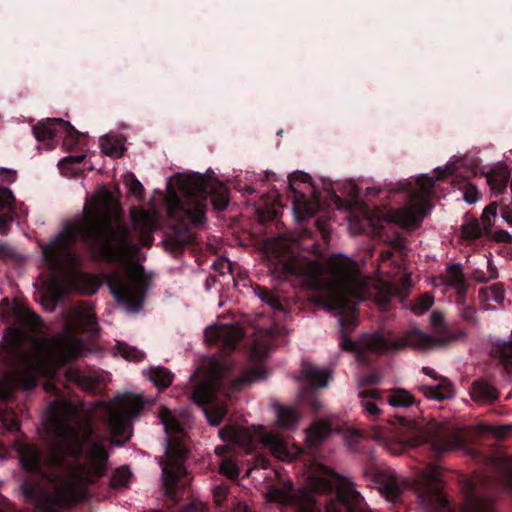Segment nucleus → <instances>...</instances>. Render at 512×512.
Instances as JSON below:
<instances>
[{
    "label": "nucleus",
    "instance_id": "17",
    "mask_svg": "<svg viewBox=\"0 0 512 512\" xmlns=\"http://www.w3.org/2000/svg\"><path fill=\"white\" fill-rule=\"evenodd\" d=\"M479 174L486 177L487 184L494 193L500 195L505 192L510 179L509 169L506 166L499 165L493 167L488 173H484L478 160L474 158L464 157L459 159L451 167H448L446 170H441L438 179H444L448 175L469 179Z\"/></svg>",
    "mask_w": 512,
    "mask_h": 512
},
{
    "label": "nucleus",
    "instance_id": "15",
    "mask_svg": "<svg viewBox=\"0 0 512 512\" xmlns=\"http://www.w3.org/2000/svg\"><path fill=\"white\" fill-rule=\"evenodd\" d=\"M442 485L441 469L437 465L430 464L414 473L411 487L423 512H453L441 493Z\"/></svg>",
    "mask_w": 512,
    "mask_h": 512
},
{
    "label": "nucleus",
    "instance_id": "3",
    "mask_svg": "<svg viewBox=\"0 0 512 512\" xmlns=\"http://www.w3.org/2000/svg\"><path fill=\"white\" fill-rule=\"evenodd\" d=\"M1 305L8 308L4 318L9 326L0 349V361L5 369L0 377V402L8 405L17 390H32L37 386L51 348L46 339L37 335L42 325L38 315L19 303L10 307L7 298L2 299Z\"/></svg>",
    "mask_w": 512,
    "mask_h": 512
},
{
    "label": "nucleus",
    "instance_id": "42",
    "mask_svg": "<svg viewBox=\"0 0 512 512\" xmlns=\"http://www.w3.org/2000/svg\"><path fill=\"white\" fill-rule=\"evenodd\" d=\"M258 297L275 310H283L280 299L269 289L265 287H257Z\"/></svg>",
    "mask_w": 512,
    "mask_h": 512
},
{
    "label": "nucleus",
    "instance_id": "50",
    "mask_svg": "<svg viewBox=\"0 0 512 512\" xmlns=\"http://www.w3.org/2000/svg\"><path fill=\"white\" fill-rule=\"evenodd\" d=\"M129 480V474L126 471L117 470L111 478V485L115 488L126 486Z\"/></svg>",
    "mask_w": 512,
    "mask_h": 512
},
{
    "label": "nucleus",
    "instance_id": "44",
    "mask_svg": "<svg viewBox=\"0 0 512 512\" xmlns=\"http://www.w3.org/2000/svg\"><path fill=\"white\" fill-rule=\"evenodd\" d=\"M258 221L261 224L274 221L277 218L278 212L274 205H266L265 207L258 206L256 208Z\"/></svg>",
    "mask_w": 512,
    "mask_h": 512
},
{
    "label": "nucleus",
    "instance_id": "29",
    "mask_svg": "<svg viewBox=\"0 0 512 512\" xmlns=\"http://www.w3.org/2000/svg\"><path fill=\"white\" fill-rule=\"evenodd\" d=\"M491 463L497 471L499 483L505 490H512V456L494 457Z\"/></svg>",
    "mask_w": 512,
    "mask_h": 512
},
{
    "label": "nucleus",
    "instance_id": "13",
    "mask_svg": "<svg viewBox=\"0 0 512 512\" xmlns=\"http://www.w3.org/2000/svg\"><path fill=\"white\" fill-rule=\"evenodd\" d=\"M354 322L356 321V305L364 300H373L382 311H388L395 297L407 298L411 287V278L406 276L401 286L384 282L377 278H363L354 260Z\"/></svg>",
    "mask_w": 512,
    "mask_h": 512
},
{
    "label": "nucleus",
    "instance_id": "16",
    "mask_svg": "<svg viewBox=\"0 0 512 512\" xmlns=\"http://www.w3.org/2000/svg\"><path fill=\"white\" fill-rule=\"evenodd\" d=\"M289 197L292 198L293 213L301 222L316 215L323 206L321 193L312 184L309 174L296 171L288 177Z\"/></svg>",
    "mask_w": 512,
    "mask_h": 512
},
{
    "label": "nucleus",
    "instance_id": "12",
    "mask_svg": "<svg viewBox=\"0 0 512 512\" xmlns=\"http://www.w3.org/2000/svg\"><path fill=\"white\" fill-rule=\"evenodd\" d=\"M149 285L150 278L139 263H133L123 271L113 272L108 279L115 300L133 312L142 308Z\"/></svg>",
    "mask_w": 512,
    "mask_h": 512
},
{
    "label": "nucleus",
    "instance_id": "1",
    "mask_svg": "<svg viewBox=\"0 0 512 512\" xmlns=\"http://www.w3.org/2000/svg\"><path fill=\"white\" fill-rule=\"evenodd\" d=\"M75 419L44 418L43 427L51 441L44 459L33 445L17 444L22 467L54 484L47 490L32 478L21 483L24 499L38 512H59L79 501L83 484L95 481L105 470V439L94 435L90 418Z\"/></svg>",
    "mask_w": 512,
    "mask_h": 512
},
{
    "label": "nucleus",
    "instance_id": "51",
    "mask_svg": "<svg viewBox=\"0 0 512 512\" xmlns=\"http://www.w3.org/2000/svg\"><path fill=\"white\" fill-rule=\"evenodd\" d=\"M490 292V298L497 303H501L504 300V289L499 283L493 284L488 288Z\"/></svg>",
    "mask_w": 512,
    "mask_h": 512
},
{
    "label": "nucleus",
    "instance_id": "36",
    "mask_svg": "<svg viewBox=\"0 0 512 512\" xmlns=\"http://www.w3.org/2000/svg\"><path fill=\"white\" fill-rule=\"evenodd\" d=\"M388 403L393 407H410L415 403V398L407 390L396 389L389 396Z\"/></svg>",
    "mask_w": 512,
    "mask_h": 512
},
{
    "label": "nucleus",
    "instance_id": "10",
    "mask_svg": "<svg viewBox=\"0 0 512 512\" xmlns=\"http://www.w3.org/2000/svg\"><path fill=\"white\" fill-rule=\"evenodd\" d=\"M454 164L455 163L447 165L445 168L438 167L435 170L436 178H432L427 175L419 177L417 179L419 190H416L410 182L399 183L395 191L405 193L407 205L388 212L387 219L385 221L395 223L406 230H414L418 228L422 224V221L428 211L431 209L430 197L433 194L435 180H439L438 175L441 173V171L439 172V169L446 170ZM449 176L450 175H448L447 178ZM445 179L446 177L443 180Z\"/></svg>",
    "mask_w": 512,
    "mask_h": 512
},
{
    "label": "nucleus",
    "instance_id": "26",
    "mask_svg": "<svg viewBox=\"0 0 512 512\" xmlns=\"http://www.w3.org/2000/svg\"><path fill=\"white\" fill-rule=\"evenodd\" d=\"M444 285L453 288L457 293V302L462 304L465 300L468 285L462 270L458 263L448 265L446 274L442 276Z\"/></svg>",
    "mask_w": 512,
    "mask_h": 512
},
{
    "label": "nucleus",
    "instance_id": "38",
    "mask_svg": "<svg viewBox=\"0 0 512 512\" xmlns=\"http://www.w3.org/2000/svg\"><path fill=\"white\" fill-rule=\"evenodd\" d=\"M361 397V405L364 409L371 415L378 414L380 412L379 408L375 404L374 400L378 399L379 392L375 389H369L363 392H360Z\"/></svg>",
    "mask_w": 512,
    "mask_h": 512
},
{
    "label": "nucleus",
    "instance_id": "18",
    "mask_svg": "<svg viewBox=\"0 0 512 512\" xmlns=\"http://www.w3.org/2000/svg\"><path fill=\"white\" fill-rule=\"evenodd\" d=\"M331 379V371L328 368H319L312 364H303L299 380L302 388L299 395L303 407L313 413L325 414L323 402L319 399L318 388H324Z\"/></svg>",
    "mask_w": 512,
    "mask_h": 512
},
{
    "label": "nucleus",
    "instance_id": "61",
    "mask_svg": "<svg viewBox=\"0 0 512 512\" xmlns=\"http://www.w3.org/2000/svg\"><path fill=\"white\" fill-rule=\"evenodd\" d=\"M472 278L479 283H485L488 281V278L485 276L484 271L479 269L473 271Z\"/></svg>",
    "mask_w": 512,
    "mask_h": 512
},
{
    "label": "nucleus",
    "instance_id": "62",
    "mask_svg": "<svg viewBox=\"0 0 512 512\" xmlns=\"http://www.w3.org/2000/svg\"><path fill=\"white\" fill-rule=\"evenodd\" d=\"M278 419H279L280 426L290 428L291 426L296 425L297 418H278Z\"/></svg>",
    "mask_w": 512,
    "mask_h": 512
},
{
    "label": "nucleus",
    "instance_id": "4",
    "mask_svg": "<svg viewBox=\"0 0 512 512\" xmlns=\"http://www.w3.org/2000/svg\"><path fill=\"white\" fill-rule=\"evenodd\" d=\"M282 271L303 278L315 301L334 312L340 348L352 352V259L335 254L321 262L292 255L282 262Z\"/></svg>",
    "mask_w": 512,
    "mask_h": 512
},
{
    "label": "nucleus",
    "instance_id": "52",
    "mask_svg": "<svg viewBox=\"0 0 512 512\" xmlns=\"http://www.w3.org/2000/svg\"><path fill=\"white\" fill-rule=\"evenodd\" d=\"M14 201L15 197L10 189L5 188L0 191V206L2 208L10 207Z\"/></svg>",
    "mask_w": 512,
    "mask_h": 512
},
{
    "label": "nucleus",
    "instance_id": "21",
    "mask_svg": "<svg viewBox=\"0 0 512 512\" xmlns=\"http://www.w3.org/2000/svg\"><path fill=\"white\" fill-rule=\"evenodd\" d=\"M107 412L105 416H140L142 413H154L156 400L134 392H123L103 402Z\"/></svg>",
    "mask_w": 512,
    "mask_h": 512
},
{
    "label": "nucleus",
    "instance_id": "28",
    "mask_svg": "<svg viewBox=\"0 0 512 512\" xmlns=\"http://www.w3.org/2000/svg\"><path fill=\"white\" fill-rule=\"evenodd\" d=\"M470 395L474 401L485 404L496 400L498 392L491 384L479 379L473 382L470 388Z\"/></svg>",
    "mask_w": 512,
    "mask_h": 512
},
{
    "label": "nucleus",
    "instance_id": "23",
    "mask_svg": "<svg viewBox=\"0 0 512 512\" xmlns=\"http://www.w3.org/2000/svg\"><path fill=\"white\" fill-rule=\"evenodd\" d=\"M67 328L76 336H83L91 340L99 335L96 314L88 307L76 308L68 321Z\"/></svg>",
    "mask_w": 512,
    "mask_h": 512
},
{
    "label": "nucleus",
    "instance_id": "41",
    "mask_svg": "<svg viewBox=\"0 0 512 512\" xmlns=\"http://www.w3.org/2000/svg\"><path fill=\"white\" fill-rule=\"evenodd\" d=\"M434 303V298L431 294L425 293L417 298L411 304V311L416 315H422L427 312Z\"/></svg>",
    "mask_w": 512,
    "mask_h": 512
},
{
    "label": "nucleus",
    "instance_id": "43",
    "mask_svg": "<svg viewBox=\"0 0 512 512\" xmlns=\"http://www.w3.org/2000/svg\"><path fill=\"white\" fill-rule=\"evenodd\" d=\"M496 215L497 204L495 202L490 203L488 206H486L481 217V223L484 226L485 235H488L490 233V228L492 227L493 220L495 219Z\"/></svg>",
    "mask_w": 512,
    "mask_h": 512
},
{
    "label": "nucleus",
    "instance_id": "39",
    "mask_svg": "<svg viewBox=\"0 0 512 512\" xmlns=\"http://www.w3.org/2000/svg\"><path fill=\"white\" fill-rule=\"evenodd\" d=\"M485 234L484 226L478 220L462 225V236L467 240H477Z\"/></svg>",
    "mask_w": 512,
    "mask_h": 512
},
{
    "label": "nucleus",
    "instance_id": "32",
    "mask_svg": "<svg viewBox=\"0 0 512 512\" xmlns=\"http://www.w3.org/2000/svg\"><path fill=\"white\" fill-rule=\"evenodd\" d=\"M65 378L67 382L76 384L78 387L89 393H96L98 390V381L77 369L66 370Z\"/></svg>",
    "mask_w": 512,
    "mask_h": 512
},
{
    "label": "nucleus",
    "instance_id": "48",
    "mask_svg": "<svg viewBox=\"0 0 512 512\" xmlns=\"http://www.w3.org/2000/svg\"><path fill=\"white\" fill-rule=\"evenodd\" d=\"M486 236L493 239L494 241H496L498 243H506V244L512 243V235L508 231L503 230V229L496 230L494 232L490 229V233Z\"/></svg>",
    "mask_w": 512,
    "mask_h": 512
},
{
    "label": "nucleus",
    "instance_id": "34",
    "mask_svg": "<svg viewBox=\"0 0 512 512\" xmlns=\"http://www.w3.org/2000/svg\"><path fill=\"white\" fill-rule=\"evenodd\" d=\"M424 394L429 399L441 401L454 395V387L447 378H443L438 385L425 387Z\"/></svg>",
    "mask_w": 512,
    "mask_h": 512
},
{
    "label": "nucleus",
    "instance_id": "14",
    "mask_svg": "<svg viewBox=\"0 0 512 512\" xmlns=\"http://www.w3.org/2000/svg\"><path fill=\"white\" fill-rule=\"evenodd\" d=\"M222 440L235 443L239 447L251 452L258 441L268 448L274 456L282 461L291 460L285 441L277 434L267 431L263 426L252 425L243 427L235 424H228L219 431Z\"/></svg>",
    "mask_w": 512,
    "mask_h": 512
},
{
    "label": "nucleus",
    "instance_id": "30",
    "mask_svg": "<svg viewBox=\"0 0 512 512\" xmlns=\"http://www.w3.org/2000/svg\"><path fill=\"white\" fill-rule=\"evenodd\" d=\"M331 433L330 424L327 419L314 422L306 430V443L309 448L317 447Z\"/></svg>",
    "mask_w": 512,
    "mask_h": 512
},
{
    "label": "nucleus",
    "instance_id": "27",
    "mask_svg": "<svg viewBox=\"0 0 512 512\" xmlns=\"http://www.w3.org/2000/svg\"><path fill=\"white\" fill-rule=\"evenodd\" d=\"M133 225L134 229L142 235L144 245L150 247L153 242V232L157 229L154 217L147 212H141L133 217Z\"/></svg>",
    "mask_w": 512,
    "mask_h": 512
},
{
    "label": "nucleus",
    "instance_id": "7",
    "mask_svg": "<svg viewBox=\"0 0 512 512\" xmlns=\"http://www.w3.org/2000/svg\"><path fill=\"white\" fill-rule=\"evenodd\" d=\"M307 486L311 491L299 489H270L267 497L270 501L296 506L295 512H321L316 505L313 493L336 492V498L326 505V512H351L352 488L348 479L334 473L328 467L316 465L307 477Z\"/></svg>",
    "mask_w": 512,
    "mask_h": 512
},
{
    "label": "nucleus",
    "instance_id": "60",
    "mask_svg": "<svg viewBox=\"0 0 512 512\" xmlns=\"http://www.w3.org/2000/svg\"><path fill=\"white\" fill-rule=\"evenodd\" d=\"M227 494V487L225 486H217L214 490L215 501L218 505H220L221 499L224 498Z\"/></svg>",
    "mask_w": 512,
    "mask_h": 512
},
{
    "label": "nucleus",
    "instance_id": "40",
    "mask_svg": "<svg viewBox=\"0 0 512 512\" xmlns=\"http://www.w3.org/2000/svg\"><path fill=\"white\" fill-rule=\"evenodd\" d=\"M496 352L498 353L503 366L508 370V372H512V341L499 343L496 346Z\"/></svg>",
    "mask_w": 512,
    "mask_h": 512
},
{
    "label": "nucleus",
    "instance_id": "46",
    "mask_svg": "<svg viewBox=\"0 0 512 512\" xmlns=\"http://www.w3.org/2000/svg\"><path fill=\"white\" fill-rule=\"evenodd\" d=\"M271 406L273 408V412L275 413V416H300V412L298 409L294 406H285L281 405L277 401H273L271 403Z\"/></svg>",
    "mask_w": 512,
    "mask_h": 512
},
{
    "label": "nucleus",
    "instance_id": "31",
    "mask_svg": "<svg viewBox=\"0 0 512 512\" xmlns=\"http://www.w3.org/2000/svg\"><path fill=\"white\" fill-rule=\"evenodd\" d=\"M347 182L350 187L347 190L346 198H341L333 189H330L328 193L331 202L338 210H346L347 231L352 235V179H349Z\"/></svg>",
    "mask_w": 512,
    "mask_h": 512
},
{
    "label": "nucleus",
    "instance_id": "33",
    "mask_svg": "<svg viewBox=\"0 0 512 512\" xmlns=\"http://www.w3.org/2000/svg\"><path fill=\"white\" fill-rule=\"evenodd\" d=\"M146 375L159 390L168 388L172 384L174 378L173 373L168 368L162 366L150 367L147 370Z\"/></svg>",
    "mask_w": 512,
    "mask_h": 512
},
{
    "label": "nucleus",
    "instance_id": "24",
    "mask_svg": "<svg viewBox=\"0 0 512 512\" xmlns=\"http://www.w3.org/2000/svg\"><path fill=\"white\" fill-rule=\"evenodd\" d=\"M372 479L379 492L389 501H395L407 486L406 481L393 471H377Z\"/></svg>",
    "mask_w": 512,
    "mask_h": 512
},
{
    "label": "nucleus",
    "instance_id": "64",
    "mask_svg": "<svg viewBox=\"0 0 512 512\" xmlns=\"http://www.w3.org/2000/svg\"><path fill=\"white\" fill-rule=\"evenodd\" d=\"M203 509L204 505L202 503L191 504L186 507L185 512H201Z\"/></svg>",
    "mask_w": 512,
    "mask_h": 512
},
{
    "label": "nucleus",
    "instance_id": "5",
    "mask_svg": "<svg viewBox=\"0 0 512 512\" xmlns=\"http://www.w3.org/2000/svg\"><path fill=\"white\" fill-rule=\"evenodd\" d=\"M176 191L169 192L167 215L174 222V232L165 241V247L173 255L181 254L188 245L196 242L191 228L204 226L208 198L213 208L224 211L230 202L228 187L217 179H209L199 173L177 175Z\"/></svg>",
    "mask_w": 512,
    "mask_h": 512
},
{
    "label": "nucleus",
    "instance_id": "11",
    "mask_svg": "<svg viewBox=\"0 0 512 512\" xmlns=\"http://www.w3.org/2000/svg\"><path fill=\"white\" fill-rule=\"evenodd\" d=\"M161 424L167 434L165 439L166 462L162 468V481L166 494L172 496L173 488L178 481L186 475L184 466L187 449L183 442L186 437L184 418H160Z\"/></svg>",
    "mask_w": 512,
    "mask_h": 512
},
{
    "label": "nucleus",
    "instance_id": "55",
    "mask_svg": "<svg viewBox=\"0 0 512 512\" xmlns=\"http://www.w3.org/2000/svg\"><path fill=\"white\" fill-rule=\"evenodd\" d=\"M0 176L7 183H14L17 179V172L9 168H0Z\"/></svg>",
    "mask_w": 512,
    "mask_h": 512
},
{
    "label": "nucleus",
    "instance_id": "9",
    "mask_svg": "<svg viewBox=\"0 0 512 512\" xmlns=\"http://www.w3.org/2000/svg\"><path fill=\"white\" fill-rule=\"evenodd\" d=\"M266 376L267 372L263 368L257 367L246 370L229 383L220 378L214 381H204L193 389L191 399L201 408L206 417L227 416L228 406L232 402L233 395L251 383L264 380Z\"/></svg>",
    "mask_w": 512,
    "mask_h": 512
},
{
    "label": "nucleus",
    "instance_id": "20",
    "mask_svg": "<svg viewBox=\"0 0 512 512\" xmlns=\"http://www.w3.org/2000/svg\"><path fill=\"white\" fill-rule=\"evenodd\" d=\"M32 132L38 141L59 140L67 150L76 149L80 145L81 138L85 135L75 129L70 122L61 118H48L38 122L32 127Z\"/></svg>",
    "mask_w": 512,
    "mask_h": 512
},
{
    "label": "nucleus",
    "instance_id": "45",
    "mask_svg": "<svg viewBox=\"0 0 512 512\" xmlns=\"http://www.w3.org/2000/svg\"><path fill=\"white\" fill-rule=\"evenodd\" d=\"M125 184L128 186L129 191L139 199L144 197V187L141 182L135 177L133 173H128L125 176Z\"/></svg>",
    "mask_w": 512,
    "mask_h": 512
},
{
    "label": "nucleus",
    "instance_id": "53",
    "mask_svg": "<svg viewBox=\"0 0 512 512\" xmlns=\"http://www.w3.org/2000/svg\"><path fill=\"white\" fill-rule=\"evenodd\" d=\"M354 512H373L371 509H369L363 499V497L354 490Z\"/></svg>",
    "mask_w": 512,
    "mask_h": 512
},
{
    "label": "nucleus",
    "instance_id": "35",
    "mask_svg": "<svg viewBox=\"0 0 512 512\" xmlns=\"http://www.w3.org/2000/svg\"><path fill=\"white\" fill-rule=\"evenodd\" d=\"M100 146L103 153L111 157H122L125 150L120 139L109 136L101 137Z\"/></svg>",
    "mask_w": 512,
    "mask_h": 512
},
{
    "label": "nucleus",
    "instance_id": "25",
    "mask_svg": "<svg viewBox=\"0 0 512 512\" xmlns=\"http://www.w3.org/2000/svg\"><path fill=\"white\" fill-rule=\"evenodd\" d=\"M45 388L47 391L54 392L56 398L49 403L47 407V412L43 416H80L76 412L75 405L64 395H61L58 392V389L52 383H47L45 385ZM84 416L91 415L85 414Z\"/></svg>",
    "mask_w": 512,
    "mask_h": 512
},
{
    "label": "nucleus",
    "instance_id": "56",
    "mask_svg": "<svg viewBox=\"0 0 512 512\" xmlns=\"http://www.w3.org/2000/svg\"><path fill=\"white\" fill-rule=\"evenodd\" d=\"M461 317L471 323L476 322V309L473 306H466L461 309Z\"/></svg>",
    "mask_w": 512,
    "mask_h": 512
},
{
    "label": "nucleus",
    "instance_id": "8",
    "mask_svg": "<svg viewBox=\"0 0 512 512\" xmlns=\"http://www.w3.org/2000/svg\"><path fill=\"white\" fill-rule=\"evenodd\" d=\"M392 335V332H388L386 336L380 331L362 335L358 340H354V358L368 363L371 355L396 353L406 348L429 349L466 336L465 332L458 331L450 334L446 339H438L418 328H412L398 338H392Z\"/></svg>",
    "mask_w": 512,
    "mask_h": 512
},
{
    "label": "nucleus",
    "instance_id": "19",
    "mask_svg": "<svg viewBox=\"0 0 512 512\" xmlns=\"http://www.w3.org/2000/svg\"><path fill=\"white\" fill-rule=\"evenodd\" d=\"M495 483L483 476L462 483L463 512H498L492 493Z\"/></svg>",
    "mask_w": 512,
    "mask_h": 512
},
{
    "label": "nucleus",
    "instance_id": "47",
    "mask_svg": "<svg viewBox=\"0 0 512 512\" xmlns=\"http://www.w3.org/2000/svg\"><path fill=\"white\" fill-rule=\"evenodd\" d=\"M220 472L228 476L230 479L237 478L239 474L236 464L230 459H226L221 462Z\"/></svg>",
    "mask_w": 512,
    "mask_h": 512
},
{
    "label": "nucleus",
    "instance_id": "2",
    "mask_svg": "<svg viewBox=\"0 0 512 512\" xmlns=\"http://www.w3.org/2000/svg\"><path fill=\"white\" fill-rule=\"evenodd\" d=\"M83 217L80 224L66 223L52 240L40 244V247L43 261L53 278L71 272V287L92 295L97 292L99 285L90 274L78 270L81 264V258L75 250L78 238L99 258L109 262L136 253L140 247L133 242L130 227L120 222L114 224L102 213L98 200L92 206L85 205Z\"/></svg>",
    "mask_w": 512,
    "mask_h": 512
},
{
    "label": "nucleus",
    "instance_id": "37",
    "mask_svg": "<svg viewBox=\"0 0 512 512\" xmlns=\"http://www.w3.org/2000/svg\"><path fill=\"white\" fill-rule=\"evenodd\" d=\"M115 349L119 355L128 361L140 362L144 359L145 353L134 346H130L125 342L118 341Z\"/></svg>",
    "mask_w": 512,
    "mask_h": 512
},
{
    "label": "nucleus",
    "instance_id": "59",
    "mask_svg": "<svg viewBox=\"0 0 512 512\" xmlns=\"http://www.w3.org/2000/svg\"><path fill=\"white\" fill-rule=\"evenodd\" d=\"M431 324L435 327H441L444 325V316L442 313L433 311L430 315Z\"/></svg>",
    "mask_w": 512,
    "mask_h": 512
},
{
    "label": "nucleus",
    "instance_id": "54",
    "mask_svg": "<svg viewBox=\"0 0 512 512\" xmlns=\"http://www.w3.org/2000/svg\"><path fill=\"white\" fill-rule=\"evenodd\" d=\"M464 199L466 202L472 204L478 199V191L475 186L468 184L464 192Z\"/></svg>",
    "mask_w": 512,
    "mask_h": 512
},
{
    "label": "nucleus",
    "instance_id": "6",
    "mask_svg": "<svg viewBox=\"0 0 512 512\" xmlns=\"http://www.w3.org/2000/svg\"><path fill=\"white\" fill-rule=\"evenodd\" d=\"M376 436L411 446L428 443L432 451L440 455L452 449L464 448L478 437H491L496 440L512 437V424L494 426L481 423L475 427L455 429L434 419L393 418V421L387 422V426L377 431Z\"/></svg>",
    "mask_w": 512,
    "mask_h": 512
},
{
    "label": "nucleus",
    "instance_id": "58",
    "mask_svg": "<svg viewBox=\"0 0 512 512\" xmlns=\"http://www.w3.org/2000/svg\"><path fill=\"white\" fill-rule=\"evenodd\" d=\"M2 420V424L9 431H16L19 428L18 418H0Z\"/></svg>",
    "mask_w": 512,
    "mask_h": 512
},
{
    "label": "nucleus",
    "instance_id": "22",
    "mask_svg": "<svg viewBox=\"0 0 512 512\" xmlns=\"http://www.w3.org/2000/svg\"><path fill=\"white\" fill-rule=\"evenodd\" d=\"M242 331L234 325H212L205 329L204 337L208 344L218 345L225 353L235 350L242 339Z\"/></svg>",
    "mask_w": 512,
    "mask_h": 512
},
{
    "label": "nucleus",
    "instance_id": "57",
    "mask_svg": "<svg viewBox=\"0 0 512 512\" xmlns=\"http://www.w3.org/2000/svg\"><path fill=\"white\" fill-rule=\"evenodd\" d=\"M315 224L317 226V229L321 233L322 237L324 239H327L329 236L328 221L319 218L315 221Z\"/></svg>",
    "mask_w": 512,
    "mask_h": 512
},
{
    "label": "nucleus",
    "instance_id": "63",
    "mask_svg": "<svg viewBox=\"0 0 512 512\" xmlns=\"http://www.w3.org/2000/svg\"><path fill=\"white\" fill-rule=\"evenodd\" d=\"M12 249L6 244H0V257H11Z\"/></svg>",
    "mask_w": 512,
    "mask_h": 512
},
{
    "label": "nucleus",
    "instance_id": "49",
    "mask_svg": "<svg viewBox=\"0 0 512 512\" xmlns=\"http://www.w3.org/2000/svg\"><path fill=\"white\" fill-rule=\"evenodd\" d=\"M405 240L406 238L400 233H397L393 237H388L387 239H385V241H388L389 245L393 249L401 253L404 252V250L406 249Z\"/></svg>",
    "mask_w": 512,
    "mask_h": 512
}]
</instances>
